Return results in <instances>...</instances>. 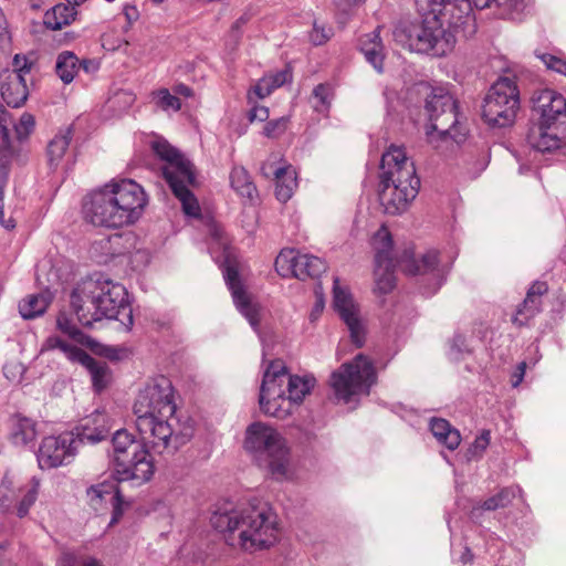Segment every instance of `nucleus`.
Listing matches in <instances>:
<instances>
[{"mask_svg": "<svg viewBox=\"0 0 566 566\" xmlns=\"http://www.w3.org/2000/svg\"><path fill=\"white\" fill-rule=\"evenodd\" d=\"M154 151L165 161L161 166L163 176L179 199L187 216L199 217L200 206L188 186L193 185L195 174L192 165L176 148L166 140L153 143Z\"/></svg>", "mask_w": 566, "mask_h": 566, "instance_id": "obj_10", "label": "nucleus"}, {"mask_svg": "<svg viewBox=\"0 0 566 566\" xmlns=\"http://www.w3.org/2000/svg\"><path fill=\"white\" fill-rule=\"evenodd\" d=\"M3 371L8 379L14 381L21 376L23 367L20 364H7Z\"/></svg>", "mask_w": 566, "mask_h": 566, "instance_id": "obj_57", "label": "nucleus"}, {"mask_svg": "<svg viewBox=\"0 0 566 566\" xmlns=\"http://www.w3.org/2000/svg\"><path fill=\"white\" fill-rule=\"evenodd\" d=\"M520 108V91L514 76H501L484 97L482 117L494 127L513 124Z\"/></svg>", "mask_w": 566, "mask_h": 566, "instance_id": "obj_11", "label": "nucleus"}, {"mask_svg": "<svg viewBox=\"0 0 566 566\" xmlns=\"http://www.w3.org/2000/svg\"><path fill=\"white\" fill-rule=\"evenodd\" d=\"M109 503L112 504V507H113L112 518L109 521V526H111V525L116 524L120 520V517L124 513L125 504L122 500L120 493L118 494V499L112 500Z\"/></svg>", "mask_w": 566, "mask_h": 566, "instance_id": "obj_53", "label": "nucleus"}, {"mask_svg": "<svg viewBox=\"0 0 566 566\" xmlns=\"http://www.w3.org/2000/svg\"><path fill=\"white\" fill-rule=\"evenodd\" d=\"M223 275L227 285L231 291L237 308L245 316L250 325L255 329L259 325V307L250 302V298L240 282L238 271L232 266H228Z\"/></svg>", "mask_w": 566, "mask_h": 566, "instance_id": "obj_20", "label": "nucleus"}, {"mask_svg": "<svg viewBox=\"0 0 566 566\" xmlns=\"http://www.w3.org/2000/svg\"><path fill=\"white\" fill-rule=\"evenodd\" d=\"M118 494L119 491L116 484L112 482L98 483L86 490L88 502L94 509H97V505L102 502H111L118 499Z\"/></svg>", "mask_w": 566, "mask_h": 566, "instance_id": "obj_37", "label": "nucleus"}, {"mask_svg": "<svg viewBox=\"0 0 566 566\" xmlns=\"http://www.w3.org/2000/svg\"><path fill=\"white\" fill-rule=\"evenodd\" d=\"M276 88L272 83V80L266 76L262 77L253 87L252 92L249 93V99L252 101V95L258 98H264L269 96L273 90Z\"/></svg>", "mask_w": 566, "mask_h": 566, "instance_id": "obj_51", "label": "nucleus"}, {"mask_svg": "<svg viewBox=\"0 0 566 566\" xmlns=\"http://www.w3.org/2000/svg\"><path fill=\"white\" fill-rule=\"evenodd\" d=\"M75 343L71 339H64L59 335H51L43 343L42 352L56 349L63 353L69 360L81 364L83 359H87V353Z\"/></svg>", "mask_w": 566, "mask_h": 566, "instance_id": "obj_25", "label": "nucleus"}, {"mask_svg": "<svg viewBox=\"0 0 566 566\" xmlns=\"http://www.w3.org/2000/svg\"><path fill=\"white\" fill-rule=\"evenodd\" d=\"M333 36V29L318 22L313 23V29L308 34L310 41L314 45H323Z\"/></svg>", "mask_w": 566, "mask_h": 566, "instance_id": "obj_47", "label": "nucleus"}, {"mask_svg": "<svg viewBox=\"0 0 566 566\" xmlns=\"http://www.w3.org/2000/svg\"><path fill=\"white\" fill-rule=\"evenodd\" d=\"M22 482L14 474H6L0 484V509L10 511L17 501Z\"/></svg>", "mask_w": 566, "mask_h": 566, "instance_id": "obj_35", "label": "nucleus"}, {"mask_svg": "<svg viewBox=\"0 0 566 566\" xmlns=\"http://www.w3.org/2000/svg\"><path fill=\"white\" fill-rule=\"evenodd\" d=\"M290 374L282 360H273L263 374L259 403L269 416L285 418L291 413V402L286 398Z\"/></svg>", "mask_w": 566, "mask_h": 566, "instance_id": "obj_14", "label": "nucleus"}, {"mask_svg": "<svg viewBox=\"0 0 566 566\" xmlns=\"http://www.w3.org/2000/svg\"><path fill=\"white\" fill-rule=\"evenodd\" d=\"M146 205V193L136 181L113 179L86 196L83 214L93 226L119 229L136 223Z\"/></svg>", "mask_w": 566, "mask_h": 566, "instance_id": "obj_3", "label": "nucleus"}, {"mask_svg": "<svg viewBox=\"0 0 566 566\" xmlns=\"http://www.w3.org/2000/svg\"><path fill=\"white\" fill-rule=\"evenodd\" d=\"M11 124L9 113L0 105V135L2 138L0 151V219L3 217V188L9 176V165L12 159V149L9 144V126Z\"/></svg>", "mask_w": 566, "mask_h": 566, "instance_id": "obj_22", "label": "nucleus"}, {"mask_svg": "<svg viewBox=\"0 0 566 566\" xmlns=\"http://www.w3.org/2000/svg\"><path fill=\"white\" fill-rule=\"evenodd\" d=\"M40 491V480L32 478L29 482L22 483L14 503L17 515L22 518L28 515L30 509L35 503Z\"/></svg>", "mask_w": 566, "mask_h": 566, "instance_id": "obj_28", "label": "nucleus"}, {"mask_svg": "<svg viewBox=\"0 0 566 566\" xmlns=\"http://www.w3.org/2000/svg\"><path fill=\"white\" fill-rule=\"evenodd\" d=\"M379 180V200L388 214L407 211L420 188L413 161L403 147L396 145L381 156Z\"/></svg>", "mask_w": 566, "mask_h": 566, "instance_id": "obj_5", "label": "nucleus"}, {"mask_svg": "<svg viewBox=\"0 0 566 566\" xmlns=\"http://www.w3.org/2000/svg\"><path fill=\"white\" fill-rule=\"evenodd\" d=\"M537 56L547 69L566 76V59L547 53H543Z\"/></svg>", "mask_w": 566, "mask_h": 566, "instance_id": "obj_49", "label": "nucleus"}, {"mask_svg": "<svg viewBox=\"0 0 566 566\" xmlns=\"http://www.w3.org/2000/svg\"><path fill=\"white\" fill-rule=\"evenodd\" d=\"M491 441L490 430H482L481 433L474 439L473 443L467 451L468 460L479 459L482 457L484 451L488 449Z\"/></svg>", "mask_w": 566, "mask_h": 566, "instance_id": "obj_45", "label": "nucleus"}, {"mask_svg": "<svg viewBox=\"0 0 566 566\" xmlns=\"http://www.w3.org/2000/svg\"><path fill=\"white\" fill-rule=\"evenodd\" d=\"M371 247L375 251V263L380 264V262L392 260V239L385 224H382L373 235Z\"/></svg>", "mask_w": 566, "mask_h": 566, "instance_id": "obj_32", "label": "nucleus"}, {"mask_svg": "<svg viewBox=\"0 0 566 566\" xmlns=\"http://www.w3.org/2000/svg\"><path fill=\"white\" fill-rule=\"evenodd\" d=\"M112 428L105 412L95 411L84 418L71 432L76 437L77 447L82 443L95 444L106 439Z\"/></svg>", "mask_w": 566, "mask_h": 566, "instance_id": "obj_19", "label": "nucleus"}, {"mask_svg": "<svg viewBox=\"0 0 566 566\" xmlns=\"http://www.w3.org/2000/svg\"><path fill=\"white\" fill-rule=\"evenodd\" d=\"M395 263L394 260H388L387 262H380V264L375 263L374 276L376 289L380 293H388L395 286V275H394Z\"/></svg>", "mask_w": 566, "mask_h": 566, "instance_id": "obj_39", "label": "nucleus"}, {"mask_svg": "<svg viewBox=\"0 0 566 566\" xmlns=\"http://www.w3.org/2000/svg\"><path fill=\"white\" fill-rule=\"evenodd\" d=\"M359 49L367 62L370 63L378 73H381L384 70L382 62L385 52L381 39L379 36V29L364 34L359 39Z\"/></svg>", "mask_w": 566, "mask_h": 566, "instance_id": "obj_23", "label": "nucleus"}, {"mask_svg": "<svg viewBox=\"0 0 566 566\" xmlns=\"http://www.w3.org/2000/svg\"><path fill=\"white\" fill-rule=\"evenodd\" d=\"M268 77L272 80L275 87H280L289 80L290 73L287 71H280L275 74L268 75Z\"/></svg>", "mask_w": 566, "mask_h": 566, "instance_id": "obj_60", "label": "nucleus"}, {"mask_svg": "<svg viewBox=\"0 0 566 566\" xmlns=\"http://www.w3.org/2000/svg\"><path fill=\"white\" fill-rule=\"evenodd\" d=\"M501 18L516 19L524 10L523 0H493Z\"/></svg>", "mask_w": 566, "mask_h": 566, "instance_id": "obj_42", "label": "nucleus"}, {"mask_svg": "<svg viewBox=\"0 0 566 566\" xmlns=\"http://www.w3.org/2000/svg\"><path fill=\"white\" fill-rule=\"evenodd\" d=\"M274 179L276 180V198L282 202H286L291 199L297 187L296 172L294 168L291 165H287L282 170V174H279Z\"/></svg>", "mask_w": 566, "mask_h": 566, "instance_id": "obj_34", "label": "nucleus"}, {"mask_svg": "<svg viewBox=\"0 0 566 566\" xmlns=\"http://www.w3.org/2000/svg\"><path fill=\"white\" fill-rule=\"evenodd\" d=\"M57 329L67 336L71 340L76 343H83L84 334L77 328V326L67 317L66 314L61 313L56 317Z\"/></svg>", "mask_w": 566, "mask_h": 566, "instance_id": "obj_43", "label": "nucleus"}, {"mask_svg": "<svg viewBox=\"0 0 566 566\" xmlns=\"http://www.w3.org/2000/svg\"><path fill=\"white\" fill-rule=\"evenodd\" d=\"M0 94L12 107H20L28 98L27 80L17 71L0 70Z\"/></svg>", "mask_w": 566, "mask_h": 566, "instance_id": "obj_21", "label": "nucleus"}, {"mask_svg": "<svg viewBox=\"0 0 566 566\" xmlns=\"http://www.w3.org/2000/svg\"><path fill=\"white\" fill-rule=\"evenodd\" d=\"M426 111L430 120L426 128L427 140L440 148L451 138L450 130L458 123L457 103L447 91L436 88L427 97Z\"/></svg>", "mask_w": 566, "mask_h": 566, "instance_id": "obj_13", "label": "nucleus"}, {"mask_svg": "<svg viewBox=\"0 0 566 566\" xmlns=\"http://www.w3.org/2000/svg\"><path fill=\"white\" fill-rule=\"evenodd\" d=\"M430 430L437 441L451 451L455 450L461 443L459 430L453 428L446 419L432 418Z\"/></svg>", "mask_w": 566, "mask_h": 566, "instance_id": "obj_26", "label": "nucleus"}, {"mask_svg": "<svg viewBox=\"0 0 566 566\" xmlns=\"http://www.w3.org/2000/svg\"><path fill=\"white\" fill-rule=\"evenodd\" d=\"M35 436L32 420L19 416L12 419L11 440L15 446H27L35 439Z\"/></svg>", "mask_w": 566, "mask_h": 566, "instance_id": "obj_33", "label": "nucleus"}, {"mask_svg": "<svg viewBox=\"0 0 566 566\" xmlns=\"http://www.w3.org/2000/svg\"><path fill=\"white\" fill-rule=\"evenodd\" d=\"M402 270L409 274H417L421 272L419 265L415 264V260L410 259L406 261V264L402 265Z\"/></svg>", "mask_w": 566, "mask_h": 566, "instance_id": "obj_61", "label": "nucleus"}, {"mask_svg": "<svg viewBox=\"0 0 566 566\" xmlns=\"http://www.w3.org/2000/svg\"><path fill=\"white\" fill-rule=\"evenodd\" d=\"M334 307L347 325L352 340L357 347L363 346L365 329L359 317V310L352 294L342 286L338 277H334Z\"/></svg>", "mask_w": 566, "mask_h": 566, "instance_id": "obj_18", "label": "nucleus"}, {"mask_svg": "<svg viewBox=\"0 0 566 566\" xmlns=\"http://www.w3.org/2000/svg\"><path fill=\"white\" fill-rule=\"evenodd\" d=\"M331 87L325 84H319L313 91V107L318 113H326L331 105Z\"/></svg>", "mask_w": 566, "mask_h": 566, "instance_id": "obj_44", "label": "nucleus"}, {"mask_svg": "<svg viewBox=\"0 0 566 566\" xmlns=\"http://www.w3.org/2000/svg\"><path fill=\"white\" fill-rule=\"evenodd\" d=\"M547 292V285L544 282H535L530 290L527 291V295L535 298L541 300V296Z\"/></svg>", "mask_w": 566, "mask_h": 566, "instance_id": "obj_58", "label": "nucleus"}, {"mask_svg": "<svg viewBox=\"0 0 566 566\" xmlns=\"http://www.w3.org/2000/svg\"><path fill=\"white\" fill-rule=\"evenodd\" d=\"M231 188L243 199L253 201L258 197V190L254 186L248 170L242 166H234L230 172Z\"/></svg>", "mask_w": 566, "mask_h": 566, "instance_id": "obj_27", "label": "nucleus"}, {"mask_svg": "<svg viewBox=\"0 0 566 566\" xmlns=\"http://www.w3.org/2000/svg\"><path fill=\"white\" fill-rule=\"evenodd\" d=\"M520 495L521 489L518 486L512 485L503 488L496 494L490 496L482 503L474 505L472 507L471 515L473 518H476L482 511H495L497 509L507 507Z\"/></svg>", "mask_w": 566, "mask_h": 566, "instance_id": "obj_24", "label": "nucleus"}, {"mask_svg": "<svg viewBox=\"0 0 566 566\" xmlns=\"http://www.w3.org/2000/svg\"><path fill=\"white\" fill-rule=\"evenodd\" d=\"M133 409L140 437L154 449L177 450L192 437L189 421L176 416L174 387L165 376L150 379L139 390Z\"/></svg>", "mask_w": 566, "mask_h": 566, "instance_id": "obj_1", "label": "nucleus"}, {"mask_svg": "<svg viewBox=\"0 0 566 566\" xmlns=\"http://www.w3.org/2000/svg\"><path fill=\"white\" fill-rule=\"evenodd\" d=\"M157 104L164 109H172L175 112L181 108V103L178 97L171 95L168 90L164 88L157 92Z\"/></svg>", "mask_w": 566, "mask_h": 566, "instance_id": "obj_48", "label": "nucleus"}, {"mask_svg": "<svg viewBox=\"0 0 566 566\" xmlns=\"http://www.w3.org/2000/svg\"><path fill=\"white\" fill-rule=\"evenodd\" d=\"M283 158L280 154H272L261 166V172L266 178H275L287 165H281Z\"/></svg>", "mask_w": 566, "mask_h": 566, "instance_id": "obj_46", "label": "nucleus"}, {"mask_svg": "<svg viewBox=\"0 0 566 566\" xmlns=\"http://www.w3.org/2000/svg\"><path fill=\"white\" fill-rule=\"evenodd\" d=\"M211 524L229 546L249 553L270 548L279 539V518L266 503L217 511Z\"/></svg>", "mask_w": 566, "mask_h": 566, "instance_id": "obj_2", "label": "nucleus"}, {"mask_svg": "<svg viewBox=\"0 0 566 566\" xmlns=\"http://www.w3.org/2000/svg\"><path fill=\"white\" fill-rule=\"evenodd\" d=\"M71 139V130L67 129L55 135V137L49 143L48 157L51 166H57L61 163L70 146Z\"/></svg>", "mask_w": 566, "mask_h": 566, "instance_id": "obj_40", "label": "nucleus"}, {"mask_svg": "<svg viewBox=\"0 0 566 566\" xmlns=\"http://www.w3.org/2000/svg\"><path fill=\"white\" fill-rule=\"evenodd\" d=\"M315 382V378L311 375H290L286 398H289L291 407L294 403H301L314 388Z\"/></svg>", "mask_w": 566, "mask_h": 566, "instance_id": "obj_29", "label": "nucleus"}, {"mask_svg": "<svg viewBox=\"0 0 566 566\" xmlns=\"http://www.w3.org/2000/svg\"><path fill=\"white\" fill-rule=\"evenodd\" d=\"M83 67L85 72L87 73H92V72H95L97 71L98 69V63H96L95 61H92V60H85L83 61L81 64H80V67Z\"/></svg>", "mask_w": 566, "mask_h": 566, "instance_id": "obj_63", "label": "nucleus"}, {"mask_svg": "<svg viewBox=\"0 0 566 566\" xmlns=\"http://www.w3.org/2000/svg\"><path fill=\"white\" fill-rule=\"evenodd\" d=\"M376 379L371 360L359 354L332 374L331 386L336 398L348 403L360 395H368Z\"/></svg>", "mask_w": 566, "mask_h": 566, "instance_id": "obj_12", "label": "nucleus"}, {"mask_svg": "<svg viewBox=\"0 0 566 566\" xmlns=\"http://www.w3.org/2000/svg\"><path fill=\"white\" fill-rule=\"evenodd\" d=\"M421 263H422L421 266L423 268L424 272L428 270L434 269L437 266V264L439 263L438 254L436 252H430V253L423 255Z\"/></svg>", "mask_w": 566, "mask_h": 566, "instance_id": "obj_59", "label": "nucleus"}, {"mask_svg": "<svg viewBox=\"0 0 566 566\" xmlns=\"http://www.w3.org/2000/svg\"><path fill=\"white\" fill-rule=\"evenodd\" d=\"M541 310V300H535L526 294L522 305L517 308L513 323L523 326Z\"/></svg>", "mask_w": 566, "mask_h": 566, "instance_id": "obj_41", "label": "nucleus"}, {"mask_svg": "<svg viewBox=\"0 0 566 566\" xmlns=\"http://www.w3.org/2000/svg\"><path fill=\"white\" fill-rule=\"evenodd\" d=\"M10 71L9 69H7ZM11 71H17L19 73L23 74V77H25V74L30 72V66L28 65V61L25 56H21L17 54L13 57V69Z\"/></svg>", "mask_w": 566, "mask_h": 566, "instance_id": "obj_56", "label": "nucleus"}, {"mask_svg": "<svg viewBox=\"0 0 566 566\" xmlns=\"http://www.w3.org/2000/svg\"><path fill=\"white\" fill-rule=\"evenodd\" d=\"M76 9L65 3L54 6L44 15V24L51 30H61L74 21Z\"/></svg>", "mask_w": 566, "mask_h": 566, "instance_id": "obj_31", "label": "nucleus"}, {"mask_svg": "<svg viewBox=\"0 0 566 566\" xmlns=\"http://www.w3.org/2000/svg\"><path fill=\"white\" fill-rule=\"evenodd\" d=\"M81 365L90 371L91 379L96 391H102L106 388L111 376L109 369L105 363L97 361L87 354V359H83Z\"/></svg>", "mask_w": 566, "mask_h": 566, "instance_id": "obj_36", "label": "nucleus"}, {"mask_svg": "<svg viewBox=\"0 0 566 566\" xmlns=\"http://www.w3.org/2000/svg\"><path fill=\"white\" fill-rule=\"evenodd\" d=\"M270 116L269 108L265 106H254L249 113L250 122H265Z\"/></svg>", "mask_w": 566, "mask_h": 566, "instance_id": "obj_54", "label": "nucleus"}, {"mask_svg": "<svg viewBox=\"0 0 566 566\" xmlns=\"http://www.w3.org/2000/svg\"><path fill=\"white\" fill-rule=\"evenodd\" d=\"M71 306L86 326L106 318L118 321L129 331L134 323L126 289L109 279L90 277L78 283L71 294Z\"/></svg>", "mask_w": 566, "mask_h": 566, "instance_id": "obj_4", "label": "nucleus"}, {"mask_svg": "<svg viewBox=\"0 0 566 566\" xmlns=\"http://www.w3.org/2000/svg\"><path fill=\"white\" fill-rule=\"evenodd\" d=\"M416 6L422 15H439L448 20L450 27L462 31L463 38H469L476 31L469 0H416Z\"/></svg>", "mask_w": 566, "mask_h": 566, "instance_id": "obj_15", "label": "nucleus"}, {"mask_svg": "<svg viewBox=\"0 0 566 566\" xmlns=\"http://www.w3.org/2000/svg\"><path fill=\"white\" fill-rule=\"evenodd\" d=\"M525 368H526V364L524 361L518 364L517 370L515 374L516 379L513 381L514 387L518 386L522 382L524 374H525Z\"/></svg>", "mask_w": 566, "mask_h": 566, "instance_id": "obj_62", "label": "nucleus"}, {"mask_svg": "<svg viewBox=\"0 0 566 566\" xmlns=\"http://www.w3.org/2000/svg\"><path fill=\"white\" fill-rule=\"evenodd\" d=\"M469 1H470L471 6L474 4V7L478 9H484V8H490V7L494 6L493 0H469ZM471 14L473 15L472 12H471Z\"/></svg>", "mask_w": 566, "mask_h": 566, "instance_id": "obj_64", "label": "nucleus"}, {"mask_svg": "<svg viewBox=\"0 0 566 566\" xmlns=\"http://www.w3.org/2000/svg\"><path fill=\"white\" fill-rule=\"evenodd\" d=\"M457 31L439 15H423L421 23H401L394 30V40L411 52L442 56L451 52L457 42Z\"/></svg>", "mask_w": 566, "mask_h": 566, "instance_id": "obj_6", "label": "nucleus"}, {"mask_svg": "<svg viewBox=\"0 0 566 566\" xmlns=\"http://www.w3.org/2000/svg\"><path fill=\"white\" fill-rule=\"evenodd\" d=\"M34 124H35V120L31 114H29V113L22 114L19 123L14 125L17 135L20 138L28 136L30 134V132L33 129Z\"/></svg>", "mask_w": 566, "mask_h": 566, "instance_id": "obj_52", "label": "nucleus"}, {"mask_svg": "<svg viewBox=\"0 0 566 566\" xmlns=\"http://www.w3.org/2000/svg\"><path fill=\"white\" fill-rule=\"evenodd\" d=\"M533 109L539 116L531 129L528 143L538 151H553L566 143V99L553 90H542L533 98Z\"/></svg>", "mask_w": 566, "mask_h": 566, "instance_id": "obj_7", "label": "nucleus"}, {"mask_svg": "<svg viewBox=\"0 0 566 566\" xmlns=\"http://www.w3.org/2000/svg\"><path fill=\"white\" fill-rule=\"evenodd\" d=\"M50 302L46 293L27 295L19 303V313L24 319L35 318L46 311Z\"/></svg>", "mask_w": 566, "mask_h": 566, "instance_id": "obj_30", "label": "nucleus"}, {"mask_svg": "<svg viewBox=\"0 0 566 566\" xmlns=\"http://www.w3.org/2000/svg\"><path fill=\"white\" fill-rule=\"evenodd\" d=\"M143 442L125 429L117 430L112 439L113 474L118 482H130L140 486L151 480L155 474V463Z\"/></svg>", "mask_w": 566, "mask_h": 566, "instance_id": "obj_8", "label": "nucleus"}, {"mask_svg": "<svg viewBox=\"0 0 566 566\" xmlns=\"http://www.w3.org/2000/svg\"><path fill=\"white\" fill-rule=\"evenodd\" d=\"M275 270L283 277L294 276L298 280H306L318 277L326 271V264L315 255L284 249L275 259Z\"/></svg>", "mask_w": 566, "mask_h": 566, "instance_id": "obj_17", "label": "nucleus"}, {"mask_svg": "<svg viewBox=\"0 0 566 566\" xmlns=\"http://www.w3.org/2000/svg\"><path fill=\"white\" fill-rule=\"evenodd\" d=\"M287 127V118L280 117L274 120H270L263 128V134L268 138H277L284 134Z\"/></svg>", "mask_w": 566, "mask_h": 566, "instance_id": "obj_50", "label": "nucleus"}, {"mask_svg": "<svg viewBox=\"0 0 566 566\" xmlns=\"http://www.w3.org/2000/svg\"><path fill=\"white\" fill-rule=\"evenodd\" d=\"M244 449L275 479L289 478L290 450L275 428L263 422L250 424L245 431Z\"/></svg>", "mask_w": 566, "mask_h": 566, "instance_id": "obj_9", "label": "nucleus"}, {"mask_svg": "<svg viewBox=\"0 0 566 566\" xmlns=\"http://www.w3.org/2000/svg\"><path fill=\"white\" fill-rule=\"evenodd\" d=\"M469 348L465 344V338L461 335H458L453 338L452 345H451V354L454 358H458V354L468 352Z\"/></svg>", "mask_w": 566, "mask_h": 566, "instance_id": "obj_55", "label": "nucleus"}, {"mask_svg": "<svg viewBox=\"0 0 566 566\" xmlns=\"http://www.w3.org/2000/svg\"><path fill=\"white\" fill-rule=\"evenodd\" d=\"M78 452L76 437L69 431L57 436L44 437L36 452L41 470H51L70 465Z\"/></svg>", "mask_w": 566, "mask_h": 566, "instance_id": "obj_16", "label": "nucleus"}, {"mask_svg": "<svg viewBox=\"0 0 566 566\" xmlns=\"http://www.w3.org/2000/svg\"><path fill=\"white\" fill-rule=\"evenodd\" d=\"M80 69L78 59L74 53L70 51H64L59 54L56 60V74L65 84H70L75 75L77 74Z\"/></svg>", "mask_w": 566, "mask_h": 566, "instance_id": "obj_38", "label": "nucleus"}]
</instances>
